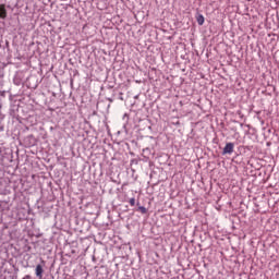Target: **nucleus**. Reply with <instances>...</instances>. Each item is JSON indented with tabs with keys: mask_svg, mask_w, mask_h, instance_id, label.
Here are the masks:
<instances>
[{
	"mask_svg": "<svg viewBox=\"0 0 279 279\" xmlns=\"http://www.w3.org/2000/svg\"><path fill=\"white\" fill-rule=\"evenodd\" d=\"M46 262L41 259V263L38 264L35 268V276L39 279H43V274H45Z\"/></svg>",
	"mask_w": 279,
	"mask_h": 279,
	"instance_id": "1",
	"label": "nucleus"
},
{
	"mask_svg": "<svg viewBox=\"0 0 279 279\" xmlns=\"http://www.w3.org/2000/svg\"><path fill=\"white\" fill-rule=\"evenodd\" d=\"M238 114H241V111H238Z\"/></svg>",
	"mask_w": 279,
	"mask_h": 279,
	"instance_id": "9",
	"label": "nucleus"
},
{
	"mask_svg": "<svg viewBox=\"0 0 279 279\" xmlns=\"http://www.w3.org/2000/svg\"><path fill=\"white\" fill-rule=\"evenodd\" d=\"M233 153H234V143L232 142L227 143L222 150V156H227V154L231 155Z\"/></svg>",
	"mask_w": 279,
	"mask_h": 279,
	"instance_id": "2",
	"label": "nucleus"
},
{
	"mask_svg": "<svg viewBox=\"0 0 279 279\" xmlns=\"http://www.w3.org/2000/svg\"><path fill=\"white\" fill-rule=\"evenodd\" d=\"M138 210L142 213V215H147V208L145 206H140Z\"/></svg>",
	"mask_w": 279,
	"mask_h": 279,
	"instance_id": "5",
	"label": "nucleus"
},
{
	"mask_svg": "<svg viewBox=\"0 0 279 279\" xmlns=\"http://www.w3.org/2000/svg\"><path fill=\"white\" fill-rule=\"evenodd\" d=\"M195 19H196L198 25H204L205 19H204V15L202 13H196Z\"/></svg>",
	"mask_w": 279,
	"mask_h": 279,
	"instance_id": "4",
	"label": "nucleus"
},
{
	"mask_svg": "<svg viewBox=\"0 0 279 279\" xmlns=\"http://www.w3.org/2000/svg\"><path fill=\"white\" fill-rule=\"evenodd\" d=\"M129 204L131 206H136V198H130Z\"/></svg>",
	"mask_w": 279,
	"mask_h": 279,
	"instance_id": "6",
	"label": "nucleus"
},
{
	"mask_svg": "<svg viewBox=\"0 0 279 279\" xmlns=\"http://www.w3.org/2000/svg\"><path fill=\"white\" fill-rule=\"evenodd\" d=\"M0 19H8V10H5V4H0Z\"/></svg>",
	"mask_w": 279,
	"mask_h": 279,
	"instance_id": "3",
	"label": "nucleus"
},
{
	"mask_svg": "<svg viewBox=\"0 0 279 279\" xmlns=\"http://www.w3.org/2000/svg\"><path fill=\"white\" fill-rule=\"evenodd\" d=\"M108 101L112 102V99H111V98H108Z\"/></svg>",
	"mask_w": 279,
	"mask_h": 279,
	"instance_id": "8",
	"label": "nucleus"
},
{
	"mask_svg": "<svg viewBox=\"0 0 279 279\" xmlns=\"http://www.w3.org/2000/svg\"><path fill=\"white\" fill-rule=\"evenodd\" d=\"M23 279H32V276L26 275Z\"/></svg>",
	"mask_w": 279,
	"mask_h": 279,
	"instance_id": "7",
	"label": "nucleus"
}]
</instances>
